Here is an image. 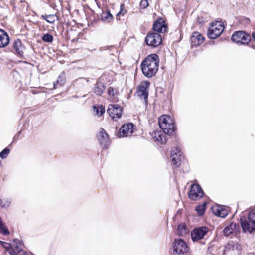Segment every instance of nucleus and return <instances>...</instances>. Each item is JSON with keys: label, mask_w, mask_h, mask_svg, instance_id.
I'll use <instances>...</instances> for the list:
<instances>
[{"label": "nucleus", "mask_w": 255, "mask_h": 255, "mask_svg": "<svg viewBox=\"0 0 255 255\" xmlns=\"http://www.w3.org/2000/svg\"><path fill=\"white\" fill-rule=\"evenodd\" d=\"M0 244L9 254L10 250L12 249L13 242L12 244L0 240Z\"/></svg>", "instance_id": "nucleus-34"}, {"label": "nucleus", "mask_w": 255, "mask_h": 255, "mask_svg": "<svg viewBox=\"0 0 255 255\" xmlns=\"http://www.w3.org/2000/svg\"><path fill=\"white\" fill-rule=\"evenodd\" d=\"M252 37L254 41H255V31L252 33Z\"/></svg>", "instance_id": "nucleus-43"}, {"label": "nucleus", "mask_w": 255, "mask_h": 255, "mask_svg": "<svg viewBox=\"0 0 255 255\" xmlns=\"http://www.w3.org/2000/svg\"><path fill=\"white\" fill-rule=\"evenodd\" d=\"M107 93L110 96L114 97L116 95H118L119 94V91L116 88L112 87H109L107 89Z\"/></svg>", "instance_id": "nucleus-36"}, {"label": "nucleus", "mask_w": 255, "mask_h": 255, "mask_svg": "<svg viewBox=\"0 0 255 255\" xmlns=\"http://www.w3.org/2000/svg\"><path fill=\"white\" fill-rule=\"evenodd\" d=\"M106 89L105 84L101 81V79H97L93 88L94 93L97 96H101Z\"/></svg>", "instance_id": "nucleus-24"}, {"label": "nucleus", "mask_w": 255, "mask_h": 255, "mask_svg": "<svg viewBox=\"0 0 255 255\" xmlns=\"http://www.w3.org/2000/svg\"><path fill=\"white\" fill-rule=\"evenodd\" d=\"M88 81V80H86V78L84 77H80L76 80H75L73 82L74 85H78L79 84L84 85L85 82H87Z\"/></svg>", "instance_id": "nucleus-37"}, {"label": "nucleus", "mask_w": 255, "mask_h": 255, "mask_svg": "<svg viewBox=\"0 0 255 255\" xmlns=\"http://www.w3.org/2000/svg\"><path fill=\"white\" fill-rule=\"evenodd\" d=\"M97 138L101 147L103 149H107L109 148L111 141L109 135L105 130L101 128V131L97 135Z\"/></svg>", "instance_id": "nucleus-15"}, {"label": "nucleus", "mask_w": 255, "mask_h": 255, "mask_svg": "<svg viewBox=\"0 0 255 255\" xmlns=\"http://www.w3.org/2000/svg\"><path fill=\"white\" fill-rule=\"evenodd\" d=\"M41 18L49 23H53L58 19L56 14H44L41 15Z\"/></svg>", "instance_id": "nucleus-29"}, {"label": "nucleus", "mask_w": 255, "mask_h": 255, "mask_svg": "<svg viewBox=\"0 0 255 255\" xmlns=\"http://www.w3.org/2000/svg\"><path fill=\"white\" fill-rule=\"evenodd\" d=\"M96 3L98 7V8L99 9H101V5H100V2L98 1L96 2Z\"/></svg>", "instance_id": "nucleus-44"}, {"label": "nucleus", "mask_w": 255, "mask_h": 255, "mask_svg": "<svg viewBox=\"0 0 255 255\" xmlns=\"http://www.w3.org/2000/svg\"><path fill=\"white\" fill-rule=\"evenodd\" d=\"M214 246V245L212 244V243H210L208 248L207 252L209 253V254H212Z\"/></svg>", "instance_id": "nucleus-41"}, {"label": "nucleus", "mask_w": 255, "mask_h": 255, "mask_svg": "<svg viewBox=\"0 0 255 255\" xmlns=\"http://www.w3.org/2000/svg\"><path fill=\"white\" fill-rule=\"evenodd\" d=\"M53 36L49 33H44L41 37L43 42L49 43L53 42Z\"/></svg>", "instance_id": "nucleus-33"}, {"label": "nucleus", "mask_w": 255, "mask_h": 255, "mask_svg": "<svg viewBox=\"0 0 255 255\" xmlns=\"http://www.w3.org/2000/svg\"><path fill=\"white\" fill-rule=\"evenodd\" d=\"M24 50V46L20 39L14 40L12 43L11 46L8 48V51L12 52L18 57L23 59H25L23 55Z\"/></svg>", "instance_id": "nucleus-8"}, {"label": "nucleus", "mask_w": 255, "mask_h": 255, "mask_svg": "<svg viewBox=\"0 0 255 255\" xmlns=\"http://www.w3.org/2000/svg\"><path fill=\"white\" fill-rule=\"evenodd\" d=\"M188 196L191 200L196 201L200 199L206 195L199 184L193 183L191 184L190 190L188 192Z\"/></svg>", "instance_id": "nucleus-6"}, {"label": "nucleus", "mask_w": 255, "mask_h": 255, "mask_svg": "<svg viewBox=\"0 0 255 255\" xmlns=\"http://www.w3.org/2000/svg\"><path fill=\"white\" fill-rule=\"evenodd\" d=\"M0 163H1V160H0Z\"/></svg>", "instance_id": "nucleus-53"}, {"label": "nucleus", "mask_w": 255, "mask_h": 255, "mask_svg": "<svg viewBox=\"0 0 255 255\" xmlns=\"http://www.w3.org/2000/svg\"><path fill=\"white\" fill-rule=\"evenodd\" d=\"M240 222L243 232L252 235L255 233V207L248 212L247 217H240Z\"/></svg>", "instance_id": "nucleus-1"}, {"label": "nucleus", "mask_w": 255, "mask_h": 255, "mask_svg": "<svg viewBox=\"0 0 255 255\" xmlns=\"http://www.w3.org/2000/svg\"><path fill=\"white\" fill-rule=\"evenodd\" d=\"M19 61L20 62H23L22 61H21V60H19Z\"/></svg>", "instance_id": "nucleus-50"}, {"label": "nucleus", "mask_w": 255, "mask_h": 255, "mask_svg": "<svg viewBox=\"0 0 255 255\" xmlns=\"http://www.w3.org/2000/svg\"><path fill=\"white\" fill-rule=\"evenodd\" d=\"M10 38L8 33L0 28V48L6 47L10 43Z\"/></svg>", "instance_id": "nucleus-22"}, {"label": "nucleus", "mask_w": 255, "mask_h": 255, "mask_svg": "<svg viewBox=\"0 0 255 255\" xmlns=\"http://www.w3.org/2000/svg\"><path fill=\"white\" fill-rule=\"evenodd\" d=\"M134 126L135 125L132 123L123 124L119 129L118 137L119 138L126 137L129 132L131 134L133 133L134 131Z\"/></svg>", "instance_id": "nucleus-17"}, {"label": "nucleus", "mask_w": 255, "mask_h": 255, "mask_svg": "<svg viewBox=\"0 0 255 255\" xmlns=\"http://www.w3.org/2000/svg\"><path fill=\"white\" fill-rule=\"evenodd\" d=\"M156 141L160 142L161 144H165L167 142L166 135L163 134H159L158 136L156 138Z\"/></svg>", "instance_id": "nucleus-38"}, {"label": "nucleus", "mask_w": 255, "mask_h": 255, "mask_svg": "<svg viewBox=\"0 0 255 255\" xmlns=\"http://www.w3.org/2000/svg\"><path fill=\"white\" fill-rule=\"evenodd\" d=\"M207 202H204L203 204L197 205L195 208V211L199 216L204 215L207 206Z\"/></svg>", "instance_id": "nucleus-30"}, {"label": "nucleus", "mask_w": 255, "mask_h": 255, "mask_svg": "<svg viewBox=\"0 0 255 255\" xmlns=\"http://www.w3.org/2000/svg\"><path fill=\"white\" fill-rule=\"evenodd\" d=\"M95 2H97L98 1V0H94Z\"/></svg>", "instance_id": "nucleus-51"}, {"label": "nucleus", "mask_w": 255, "mask_h": 255, "mask_svg": "<svg viewBox=\"0 0 255 255\" xmlns=\"http://www.w3.org/2000/svg\"><path fill=\"white\" fill-rule=\"evenodd\" d=\"M79 97V96L78 95H73L71 97V98H78Z\"/></svg>", "instance_id": "nucleus-46"}, {"label": "nucleus", "mask_w": 255, "mask_h": 255, "mask_svg": "<svg viewBox=\"0 0 255 255\" xmlns=\"http://www.w3.org/2000/svg\"><path fill=\"white\" fill-rule=\"evenodd\" d=\"M23 241H20L17 238L13 239V246L12 250H10V255H29L25 250L21 249V246H24Z\"/></svg>", "instance_id": "nucleus-14"}, {"label": "nucleus", "mask_w": 255, "mask_h": 255, "mask_svg": "<svg viewBox=\"0 0 255 255\" xmlns=\"http://www.w3.org/2000/svg\"><path fill=\"white\" fill-rule=\"evenodd\" d=\"M171 161L174 166L179 167L182 159V152L179 148L172 150L170 152Z\"/></svg>", "instance_id": "nucleus-19"}, {"label": "nucleus", "mask_w": 255, "mask_h": 255, "mask_svg": "<svg viewBox=\"0 0 255 255\" xmlns=\"http://www.w3.org/2000/svg\"><path fill=\"white\" fill-rule=\"evenodd\" d=\"M159 56L156 53H152L148 55L141 62L140 66L154 67L159 68Z\"/></svg>", "instance_id": "nucleus-9"}, {"label": "nucleus", "mask_w": 255, "mask_h": 255, "mask_svg": "<svg viewBox=\"0 0 255 255\" xmlns=\"http://www.w3.org/2000/svg\"><path fill=\"white\" fill-rule=\"evenodd\" d=\"M211 210L214 215L222 218H225L229 214L228 207L221 205L212 206Z\"/></svg>", "instance_id": "nucleus-18"}, {"label": "nucleus", "mask_w": 255, "mask_h": 255, "mask_svg": "<svg viewBox=\"0 0 255 255\" xmlns=\"http://www.w3.org/2000/svg\"><path fill=\"white\" fill-rule=\"evenodd\" d=\"M231 40L240 45H249L251 36L247 32L239 30L234 32L231 38Z\"/></svg>", "instance_id": "nucleus-3"}, {"label": "nucleus", "mask_w": 255, "mask_h": 255, "mask_svg": "<svg viewBox=\"0 0 255 255\" xmlns=\"http://www.w3.org/2000/svg\"><path fill=\"white\" fill-rule=\"evenodd\" d=\"M18 140V136H14L13 138V141L12 142L8 145V147H11L12 145V144L14 142H16L17 140Z\"/></svg>", "instance_id": "nucleus-42"}, {"label": "nucleus", "mask_w": 255, "mask_h": 255, "mask_svg": "<svg viewBox=\"0 0 255 255\" xmlns=\"http://www.w3.org/2000/svg\"><path fill=\"white\" fill-rule=\"evenodd\" d=\"M141 69L143 74L147 78H151L155 76L158 70L157 67L149 66H142L141 67Z\"/></svg>", "instance_id": "nucleus-23"}, {"label": "nucleus", "mask_w": 255, "mask_h": 255, "mask_svg": "<svg viewBox=\"0 0 255 255\" xmlns=\"http://www.w3.org/2000/svg\"><path fill=\"white\" fill-rule=\"evenodd\" d=\"M123 110V107L118 104H110L107 113L113 120H117L122 117Z\"/></svg>", "instance_id": "nucleus-11"}, {"label": "nucleus", "mask_w": 255, "mask_h": 255, "mask_svg": "<svg viewBox=\"0 0 255 255\" xmlns=\"http://www.w3.org/2000/svg\"><path fill=\"white\" fill-rule=\"evenodd\" d=\"M98 16H100L101 20L105 23H109L114 19V17L109 9H107L106 12L102 10L101 13H99Z\"/></svg>", "instance_id": "nucleus-25"}, {"label": "nucleus", "mask_w": 255, "mask_h": 255, "mask_svg": "<svg viewBox=\"0 0 255 255\" xmlns=\"http://www.w3.org/2000/svg\"><path fill=\"white\" fill-rule=\"evenodd\" d=\"M0 233L5 236L10 234L7 226L3 223L2 218L0 216Z\"/></svg>", "instance_id": "nucleus-31"}, {"label": "nucleus", "mask_w": 255, "mask_h": 255, "mask_svg": "<svg viewBox=\"0 0 255 255\" xmlns=\"http://www.w3.org/2000/svg\"><path fill=\"white\" fill-rule=\"evenodd\" d=\"M108 47L109 48H113V46H110Z\"/></svg>", "instance_id": "nucleus-48"}, {"label": "nucleus", "mask_w": 255, "mask_h": 255, "mask_svg": "<svg viewBox=\"0 0 255 255\" xmlns=\"http://www.w3.org/2000/svg\"><path fill=\"white\" fill-rule=\"evenodd\" d=\"M205 38L198 32H194L190 36L191 47L192 48L197 47L201 45L204 41Z\"/></svg>", "instance_id": "nucleus-20"}, {"label": "nucleus", "mask_w": 255, "mask_h": 255, "mask_svg": "<svg viewBox=\"0 0 255 255\" xmlns=\"http://www.w3.org/2000/svg\"><path fill=\"white\" fill-rule=\"evenodd\" d=\"M208 231V228L206 226H201L194 228L191 232V237L193 242H197L204 238Z\"/></svg>", "instance_id": "nucleus-13"}, {"label": "nucleus", "mask_w": 255, "mask_h": 255, "mask_svg": "<svg viewBox=\"0 0 255 255\" xmlns=\"http://www.w3.org/2000/svg\"><path fill=\"white\" fill-rule=\"evenodd\" d=\"M9 147H7L3 149L0 152V157L2 159H4L7 158L8 155L9 154L10 150L9 148Z\"/></svg>", "instance_id": "nucleus-35"}, {"label": "nucleus", "mask_w": 255, "mask_h": 255, "mask_svg": "<svg viewBox=\"0 0 255 255\" xmlns=\"http://www.w3.org/2000/svg\"><path fill=\"white\" fill-rule=\"evenodd\" d=\"M12 199L10 197L0 196V207L7 209L11 205Z\"/></svg>", "instance_id": "nucleus-26"}, {"label": "nucleus", "mask_w": 255, "mask_h": 255, "mask_svg": "<svg viewBox=\"0 0 255 255\" xmlns=\"http://www.w3.org/2000/svg\"><path fill=\"white\" fill-rule=\"evenodd\" d=\"M148 5L149 3L148 2V0H141L140 3V6L141 9H145L148 6Z\"/></svg>", "instance_id": "nucleus-39"}, {"label": "nucleus", "mask_w": 255, "mask_h": 255, "mask_svg": "<svg viewBox=\"0 0 255 255\" xmlns=\"http://www.w3.org/2000/svg\"><path fill=\"white\" fill-rule=\"evenodd\" d=\"M145 43L147 45L152 47H157L162 43L160 34L149 32L145 38Z\"/></svg>", "instance_id": "nucleus-7"}, {"label": "nucleus", "mask_w": 255, "mask_h": 255, "mask_svg": "<svg viewBox=\"0 0 255 255\" xmlns=\"http://www.w3.org/2000/svg\"><path fill=\"white\" fill-rule=\"evenodd\" d=\"M241 227V225L238 223L231 222L225 227L223 230V235L226 237H229L231 235L238 236L240 233Z\"/></svg>", "instance_id": "nucleus-12"}, {"label": "nucleus", "mask_w": 255, "mask_h": 255, "mask_svg": "<svg viewBox=\"0 0 255 255\" xmlns=\"http://www.w3.org/2000/svg\"><path fill=\"white\" fill-rule=\"evenodd\" d=\"M122 6H123V5H121V9H120V11L117 13V15H119V14H121L122 11V10H123V9L122 8Z\"/></svg>", "instance_id": "nucleus-45"}, {"label": "nucleus", "mask_w": 255, "mask_h": 255, "mask_svg": "<svg viewBox=\"0 0 255 255\" xmlns=\"http://www.w3.org/2000/svg\"><path fill=\"white\" fill-rule=\"evenodd\" d=\"M242 247L240 244L238 242H231L228 243L225 246L224 250L223 251V254L225 255L226 252H228L230 251L236 250L237 254L240 255L242 251Z\"/></svg>", "instance_id": "nucleus-21"}, {"label": "nucleus", "mask_w": 255, "mask_h": 255, "mask_svg": "<svg viewBox=\"0 0 255 255\" xmlns=\"http://www.w3.org/2000/svg\"><path fill=\"white\" fill-rule=\"evenodd\" d=\"M153 32L160 34L166 32L168 30V25L166 24L165 20L161 17H158L154 21L152 26Z\"/></svg>", "instance_id": "nucleus-16"}, {"label": "nucleus", "mask_w": 255, "mask_h": 255, "mask_svg": "<svg viewBox=\"0 0 255 255\" xmlns=\"http://www.w3.org/2000/svg\"><path fill=\"white\" fill-rule=\"evenodd\" d=\"M187 225L185 224H180L178 225L177 228V234L179 236H183L188 232Z\"/></svg>", "instance_id": "nucleus-28"}, {"label": "nucleus", "mask_w": 255, "mask_h": 255, "mask_svg": "<svg viewBox=\"0 0 255 255\" xmlns=\"http://www.w3.org/2000/svg\"><path fill=\"white\" fill-rule=\"evenodd\" d=\"M210 25L212 28H209L207 31L208 37L210 39H215L219 37L225 29L224 23L222 21L212 22Z\"/></svg>", "instance_id": "nucleus-4"}, {"label": "nucleus", "mask_w": 255, "mask_h": 255, "mask_svg": "<svg viewBox=\"0 0 255 255\" xmlns=\"http://www.w3.org/2000/svg\"><path fill=\"white\" fill-rule=\"evenodd\" d=\"M21 130L19 131L17 133V135H16V136H18H18L21 134Z\"/></svg>", "instance_id": "nucleus-47"}, {"label": "nucleus", "mask_w": 255, "mask_h": 255, "mask_svg": "<svg viewBox=\"0 0 255 255\" xmlns=\"http://www.w3.org/2000/svg\"><path fill=\"white\" fill-rule=\"evenodd\" d=\"M98 14H97L96 16H93V19H92V23H98L100 21V20H101L100 16H99Z\"/></svg>", "instance_id": "nucleus-40"}, {"label": "nucleus", "mask_w": 255, "mask_h": 255, "mask_svg": "<svg viewBox=\"0 0 255 255\" xmlns=\"http://www.w3.org/2000/svg\"><path fill=\"white\" fill-rule=\"evenodd\" d=\"M93 110L99 117L102 116L105 112V108L102 105H94Z\"/></svg>", "instance_id": "nucleus-32"}, {"label": "nucleus", "mask_w": 255, "mask_h": 255, "mask_svg": "<svg viewBox=\"0 0 255 255\" xmlns=\"http://www.w3.org/2000/svg\"><path fill=\"white\" fill-rule=\"evenodd\" d=\"M131 92H132V90H130V92H129V94H130V93H131Z\"/></svg>", "instance_id": "nucleus-49"}, {"label": "nucleus", "mask_w": 255, "mask_h": 255, "mask_svg": "<svg viewBox=\"0 0 255 255\" xmlns=\"http://www.w3.org/2000/svg\"><path fill=\"white\" fill-rule=\"evenodd\" d=\"M171 246L173 253L178 255H184L189 251L190 249L185 241L180 238H175Z\"/></svg>", "instance_id": "nucleus-5"}, {"label": "nucleus", "mask_w": 255, "mask_h": 255, "mask_svg": "<svg viewBox=\"0 0 255 255\" xmlns=\"http://www.w3.org/2000/svg\"><path fill=\"white\" fill-rule=\"evenodd\" d=\"M65 73L64 71H63L60 73L56 82H54V88L55 89H57L59 87L63 86L65 84Z\"/></svg>", "instance_id": "nucleus-27"}, {"label": "nucleus", "mask_w": 255, "mask_h": 255, "mask_svg": "<svg viewBox=\"0 0 255 255\" xmlns=\"http://www.w3.org/2000/svg\"><path fill=\"white\" fill-rule=\"evenodd\" d=\"M106 2L107 1V0H104Z\"/></svg>", "instance_id": "nucleus-52"}, {"label": "nucleus", "mask_w": 255, "mask_h": 255, "mask_svg": "<svg viewBox=\"0 0 255 255\" xmlns=\"http://www.w3.org/2000/svg\"><path fill=\"white\" fill-rule=\"evenodd\" d=\"M150 84V83L149 81H144L142 82L137 88L136 93L141 99H144L146 104L148 103L149 95L148 89Z\"/></svg>", "instance_id": "nucleus-10"}, {"label": "nucleus", "mask_w": 255, "mask_h": 255, "mask_svg": "<svg viewBox=\"0 0 255 255\" xmlns=\"http://www.w3.org/2000/svg\"><path fill=\"white\" fill-rule=\"evenodd\" d=\"M158 125L163 132L168 135H172L176 130L173 119L168 115H163L158 119Z\"/></svg>", "instance_id": "nucleus-2"}]
</instances>
